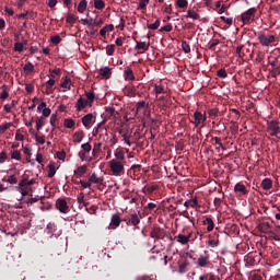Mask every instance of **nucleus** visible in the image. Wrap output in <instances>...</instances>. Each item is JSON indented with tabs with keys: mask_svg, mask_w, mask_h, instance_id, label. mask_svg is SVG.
<instances>
[{
	"mask_svg": "<svg viewBox=\"0 0 280 280\" xmlns=\"http://www.w3.org/2000/svg\"><path fill=\"white\" fill-rule=\"evenodd\" d=\"M177 5L178 8H187L189 3L187 2V0H177Z\"/></svg>",
	"mask_w": 280,
	"mask_h": 280,
	"instance_id": "nucleus-55",
	"label": "nucleus"
},
{
	"mask_svg": "<svg viewBox=\"0 0 280 280\" xmlns=\"http://www.w3.org/2000/svg\"><path fill=\"white\" fill-rule=\"evenodd\" d=\"M148 3H150V0H140L139 2L140 10L145 9V5H148Z\"/></svg>",
	"mask_w": 280,
	"mask_h": 280,
	"instance_id": "nucleus-60",
	"label": "nucleus"
},
{
	"mask_svg": "<svg viewBox=\"0 0 280 280\" xmlns=\"http://www.w3.org/2000/svg\"><path fill=\"white\" fill-rule=\"evenodd\" d=\"M260 187L265 189V191H268L269 189H272V179L265 178L262 179Z\"/></svg>",
	"mask_w": 280,
	"mask_h": 280,
	"instance_id": "nucleus-18",
	"label": "nucleus"
},
{
	"mask_svg": "<svg viewBox=\"0 0 280 280\" xmlns=\"http://www.w3.org/2000/svg\"><path fill=\"white\" fill-rule=\"evenodd\" d=\"M119 135H121L125 143H127V145L130 147L131 145V143H130V133L128 131H126L125 129H121L119 131Z\"/></svg>",
	"mask_w": 280,
	"mask_h": 280,
	"instance_id": "nucleus-22",
	"label": "nucleus"
},
{
	"mask_svg": "<svg viewBox=\"0 0 280 280\" xmlns=\"http://www.w3.org/2000/svg\"><path fill=\"white\" fill-rule=\"evenodd\" d=\"M100 74L103 75V78H108L110 75V69L109 68H102L100 70Z\"/></svg>",
	"mask_w": 280,
	"mask_h": 280,
	"instance_id": "nucleus-38",
	"label": "nucleus"
},
{
	"mask_svg": "<svg viewBox=\"0 0 280 280\" xmlns=\"http://www.w3.org/2000/svg\"><path fill=\"white\" fill-rule=\"evenodd\" d=\"M136 49H142V51H148V49H150V43L137 42Z\"/></svg>",
	"mask_w": 280,
	"mask_h": 280,
	"instance_id": "nucleus-25",
	"label": "nucleus"
},
{
	"mask_svg": "<svg viewBox=\"0 0 280 280\" xmlns=\"http://www.w3.org/2000/svg\"><path fill=\"white\" fill-rule=\"evenodd\" d=\"M94 8L95 10H104V8H106V3L104 0H94Z\"/></svg>",
	"mask_w": 280,
	"mask_h": 280,
	"instance_id": "nucleus-28",
	"label": "nucleus"
},
{
	"mask_svg": "<svg viewBox=\"0 0 280 280\" xmlns=\"http://www.w3.org/2000/svg\"><path fill=\"white\" fill-rule=\"evenodd\" d=\"M77 200L79 205H84V207H86V205L84 203V192H80L77 197Z\"/></svg>",
	"mask_w": 280,
	"mask_h": 280,
	"instance_id": "nucleus-51",
	"label": "nucleus"
},
{
	"mask_svg": "<svg viewBox=\"0 0 280 280\" xmlns=\"http://www.w3.org/2000/svg\"><path fill=\"white\" fill-rule=\"evenodd\" d=\"M37 110L39 113H42V117H44L45 119H47V117H49V115H51V109L49 107H47V103H45V102H42L37 106Z\"/></svg>",
	"mask_w": 280,
	"mask_h": 280,
	"instance_id": "nucleus-6",
	"label": "nucleus"
},
{
	"mask_svg": "<svg viewBox=\"0 0 280 280\" xmlns=\"http://www.w3.org/2000/svg\"><path fill=\"white\" fill-rule=\"evenodd\" d=\"M234 191H236V194H243V196H246V194H248V189H246V186L242 183H237L234 186Z\"/></svg>",
	"mask_w": 280,
	"mask_h": 280,
	"instance_id": "nucleus-15",
	"label": "nucleus"
},
{
	"mask_svg": "<svg viewBox=\"0 0 280 280\" xmlns=\"http://www.w3.org/2000/svg\"><path fill=\"white\" fill-rule=\"evenodd\" d=\"M105 113H106L107 117H113L115 115V108L106 107Z\"/></svg>",
	"mask_w": 280,
	"mask_h": 280,
	"instance_id": "nucleus-53",
	"label": "nucleus"
},
{
	"mask_svg": "<svg viewBox=\"0 0 280 280\" xmlns=\"http://www.w3.org/2000/svg\"><path fill=\"white\" fill-rule=\"evenodd\" d=\"M88 5H89V2L86 0H81L77 8L78 12L80 14H84V12H86Z\"/></svg>",
	"mask_w": 280,
	"mask_h": 280,
	"instance_id": "nucleus-20",
	"label": "nucleus"
},
{
	"mask_svg": "<svg viewBox=\"0 0 280 280\" xmlns=\"http://www.w3.org/2000/svg\"><path fill=\"white\" fill-rule=\"evenodd\" d=\"M268 132L271 137H277L278 139H280V125L279 121L277 120H271L268 124Z\"/></svg>",
	"mask_w": 280,
	"mask_h": 280,
	"instance_id": "nucleus-3",
	"label": "nucleus"
},
{
	"mask_svg": "<svg viewBox=\"0 0 280 280\" xmlns=\"http://www.w3.org/2000/svg\"><path fill=\"white\" fill-rule=\"evenodd\" d=\"M174 240L178 243L185 246L186 244H189V240H191V233L188 235L185 234H178L174 237Z\"/></svg>",
	"mask_w": 280,
	"mask_h": 280,
	"instance_id": "nucleus-8",
	"label": "nucleus"
},
{
	"mask_svg": "<svg viewBox=\"0 0 280 280\" xmlns=\"http://www.w3.org/2000/svg\"><path fill=\"white\" fill-rule=\"evenodd\" d=\"M11 159H13L14 161H21V151L15 150L11 153Z\"/></svg>",
	"mask_w": 280,
	"mask_h": 280,
	"instance_id": "nucleus-39",
	"label": "nucleus"
},
{
	"mask_svg": "<svg viewBox=\"0 0 280 280\" xmlns=\"http://www.w3.org/2000/svg\"><path fill=\"white\" fill-rule=\"evenodd\" d=\"M212 144L215 147V150L220 152V149L224 150V147L222 145V140L220 138L212 139Z\"/></svg>",
	"mask_w": 280,
	"mask_h": 280,
	"instance_id": "nucleus-27",
	"label": "nucleus"
},
{
	"mask_svg": "<svg viewBox=\"0 0 280 280\" xmlns=\"http://www.w3.org/2000/svg\"><path fill=\"white\" fill-rule=\"evenodd\" d=\"M147 108H148V105L145 104V102L141 101V102L137 103V105H136L137 115H144Z\"/></svg>",
	"mask_w": 280,
	"mask_h": 280,
	"instance_id": "nucleus-11",
	"label": "nucleus"
},
{
	"mask_svg": "<svg viewBox=\"0 0 280 280\" xmlns=\"http://www.w3.org/2000/svg\"><path fill=\"white\" fill-rule=\"evenodd\" d=\"M51 43H54V45H58V43H60V36H58V35L52 36Z\"/></svg>",
	"mask_w": 280,
	"mask_h": 280,
	"instance_id": "nucleus-63",
	"label": "nucleus"
},
{
	"mask_svg": "<svg viewBox=\"0 0 280 280\" xmlns=\"http://www.w3.org/2000/svg\"><path fill=\"white\" fill-rule=\"evenodd\" d=\"M150 236L153 240H161L163 237V232L160 230V228H153L150 233Z\"/></svg>",
	"mask_w": 280,
	"mask_h": 280,
	"instance_id": "nucleus-17",
	"label": "nucleus"
},
{
	"mask_svg": "<svg viewBox=\"0 0 280 280\" xmlns=\"http://www.w3.org/2000/svg\"><path fill=\"white\" fill-rule=\"evenodd\" d=\"M197 266H199L200 268H207V266H209V255L199 256L197 260Z\"/></svg>",
	"mask_w": 280,
	"mask_h": 280,
	"instance_id": "nucleus-13",
	"label": "nucleus"
},
{
	"mask_svg": "<svg viewBox=\"0 0 280 280\" xmlns=\"http://www.w3.org/2000/svg\"><path fill=\"white\" fill-rule=\"evenodd\" d=\"M205 280H218V279L213 276V273H208L205 276Z\"/></svg>",
	"mask_w": 280,
	"mask_h": 280,
	"instance_id": "nucleus-64",
	"label": "nucleus"
},
{
	"mask_svg": "<svg viewBox=\"0 0 280 280\" xmlns=\"http://www.w3.org/2000/svg\"><path fill=\"white\" fill-rule=\"evenodd\" d=\"M35 140L39 145H44L45 143V137L44 136H38V133H35Z\"/></svg>",
	"mask_w": 280,
	"mask_h": 280,
	"instance_id": "nucleus-44",
	"label": "nucleus"
},
{
	"mask_svg": "<svg viewBox=\"0 0 280 280\" xmlns=\"http://www.w3.org/2000/svg\"><path fill=\"white\" fill-rule=\"evenodd\" d=\"M182 47L185 54H189V51H191V47H189V44H187V42H183Z\"/></svg>",
	"mask_w": 280,
	"mask_h": 280,
	"instance_id": "nucleus-52",
	"label": "nucleus"
},
{
	"mask_svg": "<svg viewBox=\"0 0 280 280\" xmlns=\"http://www.w3.org/2000/svg\"><path fill=\"white\" fill-rule=\"evenodd\" d=\"M115 159H112V161H121L122 163H126V154L124 153V150L116 149L114 151Z\"/></svg>",
	"mask_w": 280,
	"mask_h": 280,
	"instance_id": "nucleus-10",
	"label": "nucleus"
},
{
	"mask_svg": "<svg viewBox=\"0 0 280 280\" xmlns=\"http://www.w3.org/2000/svg\"><path fill=\"white\" fill-rule=\"evenodd\" d=\"M66 21H67V23H70L72 25L73 23H75V15L68 14Z\"/></svg>",
	"mask_w": 280,
	"mask_h": 280,
	"instance_id": "nucleus-56",
	"label": "nucleus"
},
{
	"mask_svg": "<svg viewBox=\"0 0 280 280\" xmlns=\"http://www.w3.org/2000/svg\"><path fill=\"white\" fill-rule=\"evenodd\" d=\"M23 43H20V42H15V45H14V51H23Z\"/></svg>",
	"mask_w": 280,
	"mask_h": 280,
	"instance_id": "nucleus-49",
	"label": "nucleus"
},
{
	"mask_svg": "<svg viewBox=\"0 0 280 280\" xmlns=\"http://www.w3.org/2000/svg\"><path fill=\"white\" fill-rule=\"evenodd\" d=\"M165 89L163 88V85H155L153 93H155V95H161V93H164Z\"/></svg>",
	"mask_w": 280,
	"mask_h": 280,
	"instance_id": "nucleus-40",
	"label": "nucleus"
},
{
	"mask_svg": "<svg viewBox=\"0 0 280 280\" xmlns=\"http://www.w3.org/2000/svg\"><path fill=\"white\" fill-rule=\"evenodd\" d=\"M258 40L260 45H264V47H268V45H272V43H275L276 37L275 35L258 34Z\"/></svg>",
	"mask_w": 280,
	"mask_h": 280,
	"instance_id": "nucleus-5",
	"label": "nucleus"
},
{
	"mask_svg": "<svg viewBox=\"0 0 280 280\" xmlns=\"http://www.w3.org/2000/svg\"><path fill=\"white\" fill-rule=\"evenodd\" d=\"M106 54H107V56H113V54H115V45L107 46Z\"/></svg>",
	"mask_w": 280,
	"mask_h": 280,
	"instance_id": "nucleus-48",
	"label": "nucleus"
},
{
	"mask_svg": "<svg viewBox=\"0 0 280 280\" xmlns=\"http://www.w3.org/2000/svg\"><path fill=\"white\" fill-rule=\"evenodd\" d=\"M10 126H12L10 122L0 125V136L3 135L10 128Z\"/></svg>",
	"mask_w": 280,
	"mask_h": 280,
	"instance_id": "nucleus-41",
	"label": "nucleus"
},
{
	"mask_svg": "<svg viewBox=\"0 0 280 280\" xmlns=\"http://www.w3.org/2000/svg\"><path fill=\"white\" fill-rule=\"evenodd\" d=\"M125 80H135V74L132 73V69L126 68L124 71Z\"/></svg>",
	"mask_w": 280,
	"mask_h": 280,
	"instance_id": "nucleus-26",
	"label": "nucleus"
},
{
	"mask_svg": "<svg viewBox=\"0 0 280 280\" xmlns=\"http://www.w3.org/2000/svg\"><path fill=\"white\" fill-rule=\"evenodd\" d=\"M81 148H82L83 152H85V153H88V154H89V152H91V150H92L91 143H89V142L83 143V144L81 145Z\"/></svg>",
	"mask_w": 280,
	"mask_h": 280,
	"instance_id": "nucleus-43",
	"label": "nucleus"
},
{
	"mask_svg": "<svg viewBox=\"0 0 280 280\" xmlns=\"http://www.w3.org/2000/svg\"><path fill=\"white\" fill-rule=\"evenodd\" d=\"M79 156L81 161H88V163H91V161H93V158L89 156V153L84 151L79 152Z\"/></svg>",
	"mask_w": 280,
	"mask_h": 280,
	"instance_id": "nucleus-30",
	"label": "nucleus"
},
{
	"mask_svg": "<svg viewBox=\"0 0 280 280\" xmlns=\"http://www.w3.org/2000/svg\"><path fill=\"white\" fill-rule=\"evenodd\" d=\"M89 180L91 185H102L104 183V177H97V174L93 173Z\"/></svg>",
	"mask_w": 280,
	"mask_h": 280,
	"instance_id": "nucleus-14",
	"label": "nucleus"
},
{
	"mask_svg": "<svg viewBox=\"0 0 280 280\" xmlns=\"http://www.w3.org/2000/svg\"><path fill=\"white\" fill-rule=\"evenodd\" d=\"M45 121H46V118L43 117V116L37 118V120H36V129L40 130L43 128V126H45Z\"/></svg>",
	"mask_w": 280,
	"mask_h": 280,
	"instance_id": "nucleus-33",
	"label": "nucleus"
},
{
	"mask_svg": "<svg viewBox=\"0 0 280 280\" xmlns=\"http://www.w3.org/2000/svg\"><path fill=\"white\" fill-rule=\"evenodd\" d=\"M187 266H189V262L187 261L179 265L178 272H180V275H185V272H187Z\"/></svg>",
	"mask_w": 280,
	"mask_h": 280,
	"instance_id": "nucleus-36",
	"label": "nucleus"
},
{
	"mask_svg": "<svg viewBox=\"0 0 280 280\" xmlns=\"http://www.w3.org/2000/svg\"><path fill=\"white\" fill-rule=\"evenodd\" d=\"M160 25H161V21L156 20L154 23L150 24L148 26V28L149 30H159Z\"/></svg>",
	"mask_w": 280,
	"mask_h": 280,
	"instance_id": "nucleus-46",
	"label": "nucleus"
},
{
	"mask_svg": "<svg viewBox=\"0 0 280 280\" xmlns=\"http://www.w3.org/2000/svg\"><path fill=\"white\" fill-rule=\"evenodd\" d=\"M120 224H121V218L119 217V214H114L109 223V229H117V226H119Z\"/></svg>",
	"mask_w": 280,
	"mask_h": 280,
	"instance_id": "nucleus-12",
	"label": "nucleus"
},
{
	"mask_svg": "<svg viewBox=\"0 0 280 280\" xmlns=\"http://www.w3.org/2000/svg\"><path fill=\"white\" fill-rule=\"evenodd\" d=\"M260 231L262 233H270V224L269 223H261L260 224Z\"/></svg>",
	"mask_w": 280,
	"mask_h": 280,
	"instance_id": "nucleus-37",
	"label": "nucleus"
},
{
	"mask_svg": "<svg viewBox=\"0 0 280 280\" xmlns=\"http://www.w3.org/2000/svg\"><path fill=\"white\" fill-rule=\"evenodd\" d=\"M5 161H8V153H5V151H2L0 153V163H5Z\"/></svg>",
	"mask_w": 280,
	"mask_h": 280,
	"instance_id": "nucleus-57",
	"label": "nucleus"
},
{
	"mask_svg": "<svg viewBox=\"0 0 280 280\" xmlns=\"http://www.w3.org/2000/svg\"><path fill=\"white\" fill-rule=\"evenodd\" d=\"M62 89H71V79H66L65 82L61 83Z\"/></svg>",
	"mask_w": 280,
	"mask_h": 280,
	"instance_id": "nucleus-50",
	"label": "nucleus"
},
{
	"mask_svg": "<svg viewBox=\"0 0 280 280\" xmlns=\"http://www.w3.org/2000/svg\"><path fill=\"white\" fill-rule=\"evenodd\" d=\"M80 185L83 187V189H91V182H84V180H80Z\"/></svg>",
	"mask_w": 280,
	"mask_h": 280,
	"instance_id": "nucleus-54",
	"label": "nucleus"
},
{
	"mask_svg": "<svg viewBox=\"0 0 280 280\" xmlns=\"http://www.w3.org/2000/svg\"><path fill=\"white\" fill-rule=\"evenodd\" d=\"M56 121H58V115L57 114H52L50 116V126H56Z\"/></svg>",
	"mask_w": 280,
	"mask_h": 280,
	"instance_id": "nucleus-58",
	"label": "nucleus"
},
{
	"mask_svg": "<svg viewBox=\"0 0 280 280\" xmlns=\"http://www.w3.org/2000/svg\"><path fill=\"white\" fill-rule=\"evenodd\" d=\"M56 207L60 213H67L69 211V206L67 205V200L58 199L56 202Z\"/></svg>",
	"mask_w": 280,
	"mask_h": 280,
	"instance_id": "nucleus-9",
	"label": "nucleus"
},
{
	"mask_svg": "<svg viewBox=\"0 0 280 280\" xmlns=\"http://www.w3.org/2000/svg\"><path fill=\"white\" fill-rule=\"evenodd\" d=\"M7 183H9L10 185H16V183H19V179H16V176L10 175L7 179Z\"/></svg>",
	"mask_w": 280,
	"mask_h": 280,
	"instance_id": "nucleus-42",
	"label": "nucleus"
},
{
	"mask_svg": "<svg viewBox=\"0 0 280 280\" xmlns=\"http://www.w3.org/2000/svg\"><path fill=\"white\" fill-rule=\"evenodd\" d=\"M88 171L86 165H82L79 166L75 171H74V176H77L78 178H80L81 176H84V173Z\"/></svg>",
	"mask_w": 280,
	"mask_h": 280,
	"instance_id": "nucleus-23",
	"label": "nucleus"
},
{
	"mask_svg": "<svg viewBox=\"0 0 280 280\" xmlns=\"http://www.w3.org/2000/svg\"><path fill=\"white\" fill-rule=\"evenodd\" d=\"M24 73H34V63L33 62H26L24 66Z\"/></svg>",
	"mask_w": 280,
	"mask_h": 280,
	"instance_id": "nucleus-29",
	"label": "nucleus"
},
{
	"mask_svg": "<svg viewBox=\"0 0 280 280\" xmlns=\"http://www.w3.org/2000/svg\"><path fill=\"white\" fill-rule=\"evenodd\" d=\"M57 159H59V161H65L67 159V152L65 151L57 152Z\"/></svg>",
	"mask_w": 280,
	"mask_h": 280,
	"instance_id": "nucleus-47",
	"label": "nucleus"
},
{
	"mask_svg": "<svg viewBox=\"0 0 280 280\" xmlns=\"http://www.w3.org/2000/svg\"><path fill=\"white\" fill-rule=\"evenodd\" d=\"M18 191H20L21 196L25 198V196H30V191H32V188H30V185L25 183V178L20 180L19 185L15 187Z\"/></svg>",
	"mask_w": 280,
	"mask_h": 280,
	"instance_id": "nucleus-4",
	"label": "nucleus"
},
{
	"mask_svg": "<svg viewBox=\"0 0 280 280\" xmlns=\"http://www.w3.org/2000/svg\"><path fill=\"white\" fill-rule=\"evenodd\" d=\"M187 16L189 19H192V21H198V19H200V15L198 13H196V11H194V10H188Z\"/></svg>",
	"mask_w": 280,
	"mask_h": 280,
	"instance_id": "nucleus-34",
	"label": "nucleus"
},
{
	"mask_svg": "<svg viewBox=\"0 0 280 280\" xmlns=\"http://www.w3.org/2000/svg\"><path fill=\"white\" fill-rule=\"evenodd\" d=\"M82 139H84V131H77V132L73 135V142H74V143H81V142H82Z\"/></svg>",
	"mask_w": 280,
	"mask_h": 280,
	"instance_id": "nucleus-24",
	"label": "nucleus"
},
{
	"mask_svg": "<svg viewBox=\"0 0 280 280\" xmlns=\"http://www.w3.org/2000/svg\"><path fill=\"white\" fill-rule=\"evenodd\" d=\"M218 77H219V78H226V70L220 69V70L218 71Z\"/></svg>",
	"mask_w": 280,
	"mask_h": 280,
	"instance_id": "nucleus-62",
	"label": "nucleus"
},
{
	"mask_svg": "<svg viewBox=\"0 0 280 280\" xmlns=\"http://www.w3.org/2000/svg\"><path fill=\"white\" fill-rule=\"evenodd\" d=\"M89 106V101L83 100L82 97H80L77 101V110H82L84 108H86Z\"/></svg>",
	"mask_w": 280,
	"mask_h": 280,
	"instance_id": "nucleus-21",
	"label": "nucleus"
},
{
	"mask_svg": "<svg viewBox=\"0 0 280 280\" xmlns=\"http://www.w3.org/2000/svg\"><path fill=\"white\" fill-rule=\"evenodd\" d=\"M48 167H49L48 178H54V176H56V165L49 164Z\"/></svg>",
	"mask_w": 280,
	"mask_h": 280,
	"instance_id": "nucleus-35",
	"label": "nucleus"
},
{
	"mask_svg": "<svg viewBox=\"0 0 280 280\" xmlns=\"http://www.w3.org/2000/svg\"><path fill=\"white\" fill-rule=\"evenodd\" d=\"M203 224H207V231L211 232L213 231V220L211 218H207L205 221H203Z\"/></svg>",
	"mask_w": 280,
	"mask_h": 280,
	"instance_id": "nucleus-32",
	"label": "nucleus"
},
{
	"mask_svg": "<svg viewBox=\"0 0 280 280\" xmlns=\"http://www.w3.org/2000/svg\"><path fill=\"white\" fill-rule=\"evenodd\" d=\"M255 12H257V9H255V8H250L249 10L244 12L242 14L243 23H250V20L253 19V16H255Z\"/></svg>",
	"mask_w": 280,
	"mask_h": 280,
	"instance_id": "nucleus-7",
	"label": "nucleus"
},
{
	"mask_svg": "<svg viewBox=\"0 0 280 280\" xmlns=\"http://www.w3.org/2000/svg\"><path fill=\"white\" fill-rule=\"evenodd\" d=\"M205 121H207V116L202 114L201 112H195L194 113V120L191 124L196 126V128H205Z\"/></svg>",
	"mask_w": 280,
	"mask_h": 280,
	"instance_id": "nucleus-2",
	"label": "nucleus"
},
{
	"mask_svg": "<svg viewBox=\"0 0 280 280\" xmlns=\"http://www.w3.org/2000/svg\"><path fill=\"white\" fill-rule=\"evenodd\" d=\"M63 126H65V128H75V120H73L71 118H67L63 121Z\"/></svg>",
	"mask_w": 280,
	"mask_h": 280,
	"instance_id": "nucleus-31",
	"label": "nucleus"
},
{
	"mask_svg": "<svg viewBox=\"0 0 280 280\" xmlns=\"http://www.w3.org/2000/svg\"><path fill=\"white\" fill-rule=\"evenodd\" d=\"M113 30H115V26L113 24H107L101 28L100 34L103 36V38H105L106 34H108V32H113Z\"/></svg>",
	"mask_w": 280,
	"mask_h": 280,
	"instance_id": "nucleus-19",
	"label": "nucleus"
},
{
	"mask_svg": "<svg viewBox=\"0 0 280 280\" xmlns=\"http://www.w3.org/2000/svg\"><path fill=\"white\" fill-rule=\"evenodd\" d=\"M160 32H172V24L162 26V27L160 28Z\"/></svg>",
	"mask_w": 280,
	"mask_h": 280,
	"instance_id": "nucleus-61",
	"label": "nucleus"
},
{
	"mask_svg": "<svg viewBox=\"0 0 280 280\" xmlns=\"http://www.w3.org/2000/svg\"><path fill=\"white\" fill-rule=\"evenodd\" d=\"M10 96V93L8 92V90H3L0 94V100H8V97Z\"/></svg>",
	"mask_w": 280,
	"mask_h": 280,
	"instance_id": "nucleus-59",
	"label": "nucleus"
},
{
	"mask_svg": "<svg viewBox=\"0 0 280 280\" xmlns=\"http://www.w3.org/2000/svg\"><path fill=\"white\" fill-rule=\"evenodd\" d=\"M130 222H131V224L133 225V226H137V224H139V215H137V214H132L131 215V219H130Z\"/></svg>",
	"mask_w": 280,
	"mask_h": 280,
	"instance_id": "nucleus-45",
	"label": "nucleus"
},
{
	"mask_svg": "<svg viewBox=\"0 0 280 280\" xmlns=\"http://www.w3.org/2000/svg\"><path fill=\"white\" fill-rule=\"evenodd\" d=\"M92 121H93V114H88L82 117V124L84 128H91Z\"/></svg>",
	"mask_w": 280,
	"mask_h": 280,
	"instance_id": "nucleus-16",
	"label": "nucleus"
},
{
	"mask_svg": "<svg viewBox=\"0 0 280 280\" xmlns=\"http://www.w3.org/2000/svg\"><path fill=\"white\" fill-rule=\"evenodd\" d=\"M107 165L112 172V176H121V174H124L126 162L110 160Z\"/></svg>",
	"mask_w": 280,
	"mask_h": 280,
	"instance_id": "nucleus-1",
	"label": "nucleus"
}]
</instances>
